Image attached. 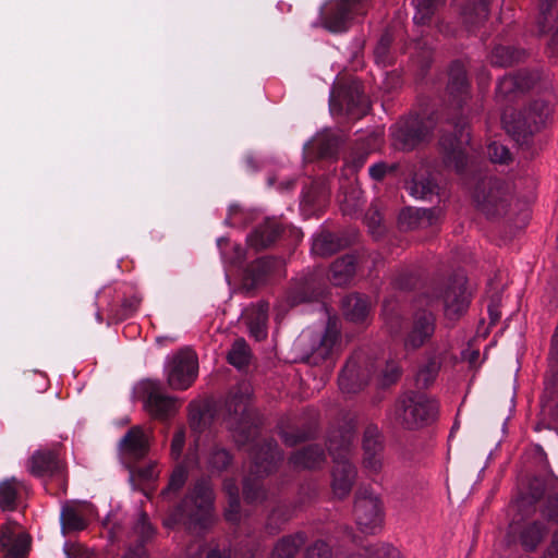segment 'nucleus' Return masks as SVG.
Here are the masks:
<instances>
[{"instance_id":"nucleus-7","label":"nucleus","mask_w":558,"mask_h":558,"mask_svg":"<svg viewBox=\"0 0 558 558\" xmlns=\"http://www.w3.org/2000/svg\"><path fill=\"white\" fill-rule=\"evenodd\" d=\"M473 197L478 209L486 216L500 215L508 207V192L504 184L497 180L482 181Z\"/></svg>"},{"instance_id":"nucleus-49","label":"nucleus","mask_w":558,"mask_h":558,"mask_svg":"<svg viewBox=\"0 0 558 558\" xmlns=\"http://www.w3.org/2000/svg\"><path fill=\"white\" fill-rule=\"evenodd\" d=\"M395 170L396 165L389 166L385 162H377L369 167L368 172L374 180H381L386 175V173L392 172Z\"/></svg>"},{"instance_id":"nucleus-60","label":"nucleus","mask_w":558,"mask_h":558,"mask_svg":"<svg viewBox=\"0 0 558 558\" xmlns=\"http://www.w3.org/2000/svg\"><path fill=\"white\" fill-rule=\"evenodd\" d=\"M281 436H282L283 441L289 446H293L303 439V437L300 435H293V434H289V433H282Z\"/></svg>"},{"instance_id":"nucleus-9","label":"nucleus","mask_w":558,"mask_h":558,"mask_svg":"<svg viewBox=\"0 0 558 558\" xmlns=\"http://www.w3.org/2000/svg\"><path fill=\"white\" fill-rule=\"evenodd\" d=\"M549 114V107L543 100L535 101L532 106L524 109L523 112L513 121H508L507 116H502V122L508 132L518 134H532L541 129Z\"/></svg>"},{"instance_id":"nucleus-46","label":"nucleus","mask_w":558,"mask_h":558,"mask_svg":"<svg viewBox=\"0 0 558 558\" xmlns=\"http://www.w3.org/2000/svg\"><path fill=\"white\" fill-rule=\"evenodd\" d=\"M368 558H402L399 550L390 545L375 547Z\"/></svg>"},{"instance_id":"nucleus-31","label":"nucleus","mask_w":558,"mask_h":558,"mask_svg":"<svg viewBox=\"0 0 558 558\" xmlns=\"http://www.w3.org/2000/svg\"><path fill=\"white\" fill-rule=\"evenodd\" d=\"M521 59V52L511 48L498 46L490 54V62L497 66H508L518 62Z\"/></svg>"},{"instance_id":"nucleus-35","label":"nucleus","mask_w":558,"mask_h":558,"mask_svg":"<svg viewBox=\"0 0 558 558\" xmlns=\"http://www.w3.org/2000/svg\"><path fill=\"white\" fill-rule=\"evenodd\" d=\"M17 485L15 478L5 480L0 483V508L2 510L11 509L14 506Z\"/></svg>"},{"instance_id":"nucleus-13","label":"nucleus","mask_w":558,"mask_h":558,"mask_svg":"<svg viewBox=\"0 0 558 558\" xmlns=\"http://www.w3.org/2000/svg\"><path fill=\"white\" fill-rule=\"evenodd\" d=\"M435 331V318L429 312H421L414 316V320L405 340L407 350H415L422 347Z\"/></svg>"},{"instance_id":"nucleus-2","label":"nucleus","mask_w":558,"mask_h":558,"mask_svg":"<svg viewBox=\"0 0 558 558\" xmlns=\"http://www.w3.org/2000/svg\"><path fill=\"white\" fill-rule=\"evenodd\" d=\"M351 440L350 437H344L340 444L331 439L329 444V451L333 458V471L331 487L333 494L342 498L347 496L354 483L356 471L350 463L348 456L350 453Z\"/></svg>"},{"instance_id":"nucleus-50","label":"nucleus","mask_w":558,"mask_h":558,"mask_svg":"<svg viewBox=\"0 0 558 558\" xmlns=\"http://www.w3.org/2000/svg\"><path fill=\"white\" fill-rule=\"evenodd\" d=\"M14 542V533L12 529L10 526L3 527L0 534V545L3 548H8L9 551H13Z\"/></svg>"},{"instance_id":"nucleus-14","label":"nucleus","mask_w":558,"mask_h":558,"mask_svg":"<svg viewBox=\"0 0 558 558\" xmlns=\"http://www.w3.org/2000/svg\"><path fill=\"white\" fill-rule=\"evenodd\" d=\"M445 315L449 319H456L461 316L469 306V294L465 288V280L458 279L444 293Z\"/></svg>"},{"instance_id":"nucleus-53","label":"nucleus","mask_w":558,"mask_h":558,"mask_svg":"<svg viewBox=\"0 0 558 558\" xmlns=\"http://www.w3.org/2000/svg\"><path fill=\"white\" fill-rule=\"evenodd\" d=\"M400 374L399 367L395 364L387 365L386 372L383 374L380 379L381 385H390L398 378Z\"/></svg>"},{"instance_id":"nucleus-16","label":"nucleus","mask_w":558,"mask_h":558,"mask_svg":"<svg viewBox=\"0 0 558 558\" xmlns=\"http://www.w3.org/2000/svg\"><path fill=\"white\" fill-rule=\"evenodd\" d=\"M149 436L141 426L132 427L120 440V452L124 459H140L148 450Z\"/></svg>"},{"instance_id":"nucleus-32","label":"nucleus","mask_w":558,"mask_h":558,"mask_svg":"<svg viewBox=\"0 0 558 558\" xmlns=\"http://www.w3.org/2000/svg\"><path fill=\"white\" fill-rule=\"evenodd\" d=\"M339 247L340 245L331 233L322 232L314 238L312 252L325 256L335 253Z\"/></svg>"},{"instance_id":"nucleus-29","label":"nucleus","mask_w":558,"mask_h":558,"mask_svg":"<svg viewBox=\"0 0 558 558\" xmlns=\"http://www.w3.org/2000/svg\"><path fill=\"white\" fill-rule=\"evenodd\" d=\"M279 232V228L274 223L271 226L258 228L247 236V242L256 250L264 248L275 241Z\"/></svg>"},{"instance_id":"nucleus-18","label":"nucleus","mask_w":558,"mask_h":558,"mask_svg":"<svg viewBox=\"0 0 558 558\" xmlns=\"http://www.w3.org/2000/svg\"><path fill=\"white\" fill-rule=\"evenodd\" d=\"M282 459L277 445L272 441L264 444L254 453V465L258 475L271 472L276 463Z\"/></svg>"},{"instance_id":"nucleus-61","label":"nucleus","mask_w":558,"mask_h":558,"mask_svg":"<svg viewBox=\"0 0 558 558\" xmlns=\"http://www.w3.org/2000/svg\"><path fill=\"white\" fill-rule=\"evenodd\" d=\"M547 554L550 558H558V534L554 536Z\"/></svg>"},{"instance_id":"nucleus-57","label":"nucleus","mask_w":558,"mask_h":558,"mask_svg":"<svg viewBox=\"0 0 558 558\" xmlns=\"http://www.w3.org/2000/svg\"><path fill=\"white\" fill-rule=\"evenodd\" d=\"M122 558H147L143 543L136 544L134 547H130Z\"/></svg>"},{"instance_id":"nucleus-23","label":"nucleus","mask_w":558,"mask_h":558,"mask_svg":"<svg viewBox=\"0 0 558 558\" xmlns=\"http://www.w3.org/2000/svg\"><path fill=\"white\" fill-rule=\"evenodd\" d=\"M324 459V452L318 446H310L302 451L295 452L291 457V463L295 468L312 469L319 466Z\"/></svg>"},{"instance_id":"nucleus-26","label":"nucleus","mask_w":558,"mask_h":558,"mask_svg":"<svg viewBox=\"0 0 558 558\" xmlns=\"http://www.w3.org/2000/svg\"><path fill=\"white\" fill-rule=\"evenodd\" d=\"M304 541L305 538L301 533L282 537L275 545L272 558H293Z\"/></svg>"},{"instance_id":"nucleus-4","label":"nucleus","mask_w":558,"mask_h":558,"mask_svg":"<svg viewBox=\"0 0 558 558\" xmlns=\"http://www.w3.org/2000/svg\"><path fill=\"white\" fill-rule=\"evenodd\" d=\"M437 403L423 393H413L402 399L396 408V417L409 428L417 427L434 420Z\"/></svg>"},{"instance_id":"nucleus-19","label":"nucleus","mask_w":558,"mask_h":558,"mask_svg":"<svg viewBox=\"0 0 558 558\" xmlns=\"http://www.w3.org/2000/svg\"><path fill=\"white\" fill-rule=\"evenodd\" d=\"M85 504L66 505L61 511V526L63 532L80 531L86 526Z\"/></svg>"},{"instance_id":"nucleus-39","label":"nucleus","mask_w":558,"mask_h":558,"mask_svg":"<svg viewBox=\"0 0 558 558\" xmlns=\"http://www.w3.org/2000/svg\"><path fill=\"white\" fill-rule=\"evenodd\" d=\"M440 216V210L436 209H408L401 213V220L403 221L405 218H415L420 225H423L425 221L428 225H432L436 221Z\"/></svg>"},{"instance_id":"nucleus-36","label":"nucleus","mask_w":558,"mask_h":558,"mask_svg":"<svg viewBox=\"0 0 558 558\" xmlns=\"http://www.w3.org/2000/svg\"><path fill=\"white\" fill-rule=\"evenodd\" d=\"M545 533V529L541 523H533L522 531L521 543L527 549H534L541 542Z\"/></svg>"},{"instance_id":"nucleus-34","label":"nucleus","mask_w":558,"mask_h":558,"mask_svg":"<svg viewBox=\"0 0 558 558\" xmlns=\"http://www.w3.org/2000/svg\"><path fill=\"white\" fill-rule=\"evenodd\" d=\"M441 0H413L415 13L413 21L415 24H425L434 14Z\"/></svg>"},{"instance_id":"nucleus-42","label":"nucleus","mask_w":558,"mask_h":558,"mask_svg":"<svg viewBox=\"0 0 558 558\" xmlns=\"http://www.w3.org/2000/svg\"><path fill=\"white\" fill-rule=\"evenodd\" d=\"M229 463H230V456L223 449L214 450L208 458V464L213 470H218V471L222 470Z\"/></svg>"},{"instance_id":"nucleus-55","label":"nucleus","mask_w":558,"mask_h":558,"mask_svg":"<svg viewBox=\"0 0 558 558\" xmlns=\"http://www.w3.org/2000/svg\"><path fill=\"white\" fill-rule=\"evenodd\" d=\"M390 44H391V38L388 34L381 36V38L375 49V54L378 60L384 61V57L387 53Z\"/></svg>"},{"instance_id":"nucleus-24","label":"nucleus","mask_w":558,"mask_h":558,"mask_svg":"<svg viewBox=\"0 0 558 558\" xmlns=\"http://www.w3.org/2000/svg\"><path fill=\"white\" fill-rule=\"evenodd\" d=\"M331 280L336 286L347 283L355 272V259L353 256L347 255L337 259L331 265Z\"/></svg>"},{"instance_id":"nucleus-59","label":"nucleus","mask_w":558,"mask_h":558,"mask_svg":"<svg viewBox=\"0 0 558 558\" xmlns=\"http://www.w3.org/2000/svg\"><path fill=\"white\" fill-rule=\"evenodd\" d=\"M554 9H558V0H542L541 11L544 15L549 14ZM556 34L558 35V25Z\"/></svg>"},{"instance_id":"nucleus-62","label":"nucleus","mask_w":558,"mask_h":558,"mask_svg":"<svg viewBox=\"0 0 558 558\" xmlns=\"http://www.w3.org/2000/svg\"><path fill=\"white\" fill-rule=\"evenodd\" d=\"M208 558H230V554L226 550L220 551L218 549H214L209 551Z\"/></svg>"},{"instance_id":"nucleus-10","label":"nucleus","mask_w":558,"mask_h":558,"mask_svg":"<svg viewBox=\"0 0 558 558\" xmlns=\"http://www.w3.org/2000/svg\"><path fill=\"white\" fill-rule=\"evenodd\" d=\"M361 0H330L322 9L323 25L332 33L347 31L351 14Z\"/></svg>"},{"instance_id":"nucleus-33","label":"nucleus","mask_w":558,"mask_h":558,"mask_svg":"<svg viewBox=\"0 0 558 558\" xmlns=\"http://www.w3.org/2000/svg\"><path fill=\"white\" fill-rule=\"evenodd\" d=\"M468 81L465 72L459 69H452L448 83V92L453 98H463L468 94Z\"/></svg>"},{"instance_id":"nucleus-47","label":"nucleus","mask_w":558,"mask_h":558,"mask_svg":"<svg viewBox=\"0 0 558 558\" xmlns=\"http://www.w3.org/2000/svg\"><path fill=\"white\" fill-rule=\"evenodd\" d=\"M253 318L257 324H267L268 319V305L266 303H259L252 307L251 313L247 314V319Z\"/></svg>"},{"instance_id":"nucleus-58","label":"nucleus","mask_w":558,"mask_h":558,"mask_svg":"<svg viewBox=\"0 0 558 558\" xmlns=\"http://www.w3.org/2000/svg\"><path fill=\"white\" fill-rule=\"evenodd\" d=\"M258 492H259L258 487H256V492H253V488L251 486V480L250 478H245V481H244V496H245V498L247 500H250V501H255L259 497Z\"/></svg>"},{"instance_id":"nucleus-8","label":"nucleus","mask_w":558,"mask_h":558,"mask_svg":"<svg viewBox=\"0 0 558 558\" xmlns=\"http://www.w3.org/2000/svg\"><path fill=\"white\" fill-rule=\"evenodd\" d=\"M211 505V487L207 481H201L184 499L182 512L189 518L190 523L203 524L209 518Z\"/></svg>"},{"instance_id":"nucleus-44","label":"nucleus","mask_w":558,"mask_h":558,"mask_svg":"<svg viewBox=\"0 0 558 558\" xmlns=\"http://www.w3.org/2000/svg\"><path fill=\"white\" fill-rule=\"evenodd\" d=\"M185 480H186L185 469L183 466H178L173 471V473L170 477V481H169V485L163 493L167 494L170 490H178L179 488H181L183 486V484L185 483Z\"/></svg>"},{"instance_id":"nucleus-48","label":"nucleus","mask_w":558,"mask_h":558,"mask_svg":"<svg viewBox=\"0 0 558 558\" xmlns=\"http://www.w3.org/2000/svg\"><path fill=\"white\" fill-rule=\"evenodd\" d=\"M134 532L138 534L142 541L149 537L153 533V527L148 522L146 514L141 513L137 523L134 526Z\"/></svg>"},{"instance_id":"nucleus-21","label":"nucleus","mask_w":558,"mask_h":558,"mask_svg":"<svg viewBox=\"0 0 558 558\" xmlns=\"http://www.w3.org/2000/svg\"><path fill=\"white\" fill-rule=\"evenodd\" d=\"M534 84V77L527 73H520L515 76L507 75L497 85V98L505 99L517 90H524Z\"/></svg>"},{"instance_id":"nucleus-27","label":"nucleus","mask_w":558,"mask_h":558,"mask_svg":"<svg viewBox=\"0 0 558 558\" xmlns=\"http://www.w3.org/2000/svg\"><path fill=\"white\" fill-rule=\"evenodd\" d=\"M56 466V456L51 451H37L31 459L28 470L35 476H44Z\"/></svg>"},{"instance_id":"nucleus-17","label":"nucleus","mask_w":558,"mask_h":558,"mask_svg":"<svg viewBox=\"0 0 558 558\" xmlns=\"http://www.w3.org/2000/svg\"><path fill=\"white\" fill-rule=\"evenodd\" d=\"M433 129V122L430 120L424 121H412L405 130H398L396 137L402 141L403 147L410 149L414 147L421 141H424L429 135Z\"/></svg>"},{"instance_id":"nucleus-28","label":"nucleus","mask_w":558,"mask_h":558,"mask_svg":"<svg viewBox=\"0 0 558 558\" xmlns=\"http://www.w3.org/2000/svg\"><path fill=\"white\" fill-rule=\"evenodd\" d=\"M408 190L416 199H430L437 193V185L429 177L415 175Z\"/></svg>"},{"instance_id":"nucleus-63","label":"nucleus","mask_w":558,"mask_h":558,"mask_svg":"<svg viewBox=\"0 0 558 558\" xmlns=\"http://www.w3.org/2000/svg\"><path fill=\"white\" fill-rule=\"evenodd\" d=\"M365 159H366V156L363 155L361 157H359L356 160H353L350 165H348L349 167L352 168L353 171L357 170L360 167L363 166V163L365 162Z\"/></svg>"},{"instance_id":"nucleus-12","label":"nucleus","mask_w":558,"mask_h":558,"mask_svg":"<svg viewBox=\"0 0 558 558\" xmlns=\"http://www.w3.org/2000/svg\"><path fill=\"white\" fill-rule=\"evenodd\" d=\"M371 371L360 361V357H351L339 376V387L343 392L355 393L367 383Z\"/></svg>"},{"instance_id":"nucleus-15","label":"nucleus","mask_w":558,"mask_h":558,"mask_svg":"<svg viewBox=\"0 0 558 558\" xmlns=\"http://www.w3.org/2000/svg\"><path fill=\"white\" fill-rule=\"evenodd\" d=\"M363 465L371 473H378L383 468V446L376 427H368L363 438Z\"/></svg>"},{"instance_id":"nucleus-45","label":"nucleus","mask_w":558,"mask_h":558,"mask_svg":"<svg viewBox=\"0 0 558 558\" xmlns=\"http://www.w3.org/2000/svg\"><path fill=\"white\" fill-rule=\"evenodd\" d=\"M307 558H332V554L326 543L316 542L307 549Z\"/></svg>"},{"instance_id":"nucleus-6","label":"nucleus","mask_w":558,"mask_h":558,"mask_svg":"<svg viewBox=\"0 0 558 558\" xmlns=\"http://www.w3.org/2000/svg\"><path fill=\"white\" fill-rule=\"evenodd\" d=\"M353 513L359 529L364 533H375L381 526V502L378 496L369 489L357 492Z\"/></svg>"},{"instance_id":"nucleus-20","label":"nucleus","mask_w":558,"mask_h":558,"mask_svg":"<svg viewBox=\"0 0 558 558\" xmlns=\"http://www.w3.org/2000/svg\"><path fill=\"white\" fill-rule=\"evenodd\" d=\"M250 396V386L247 384H242L240 386V393L233 395L228 401V410L230 412L228 425L230 429H238L235 423H238V421L246 413Z\"/></svg>"},{"instance_id":"nucleus-40","label":"nucleus","mask_w":558,"mask_h":558,"mask_svg":"<svg viewBox=\"0 0 558 558\" xmlns=\"http://www.w3.org/2000/svg\"><path fill=\"white\" fill-rule=\"evenodd\" d=\"M439 371V363L436 360L428 362L416 374V385L418 387L429 386L436 378Z\"/></svg>"},{"instance_id":"nucleus-1","label":"nucleus","mask_w":558,"mask_h":558,"mask_svg":"<svg viewBox=\"0 0 558 558\" xmlns=\"http://www.w3.org/2000/svg\"><path fill=\"white\" fill-rule=\"evenodd\" d=\"M295 348L303 360L319 364L332 359L340 350V329L335 319H328L326 326L304 329L295 341Z\"/></svg>"},{"instance_id":"nucleus-52","label":"nucleus","mask_w":558,"mask_h":558,"mask_svg":"<svg viewBox=\"0 0 558 558\" xmlns=\"http://www.w3.org/2000/svg\"><path fill=\"white\" fill-rule=\"evenodd\" d=\"M159 471L156 464H149L138 470L137 475L143 481H154L158 477Z\"/></svg>"},{"instance_id":"nucleus-3","label":"nucleus","mask_w":558,"mask_h":558,"mask_svg":"<svg viewBox=\"0 0 558 558\" xmlns=\"http://www.w3.org/2000/svg\"><path fill=\"white\" fill-rule=\"evenodd\" d=\"M144 410L154 418L166 420L175 414L178 400L163 392L159 381L146 379L137 386Z\"/></svg>"},{"instance_id":"nucleus-30","label":"nucleus","mask_w":558,"mask_h":558,"mask_svg":"<svg viewBox=\"0 0 558 558\" xmlns=\"http://www.w3.org/2000/svg\"><path fill=\"white\" fill-rule=\"evenodd\" d=\"M228 361L236 368H242L247 365L250 361V349L244 339L240 338L233 342L228 353Z\"/></svg>"},{"instance_id":"nucleus-54","label":"nucleus","mask_w":558,"mask_h":558,"mask_svg":"<svg viewBox=\"0 0 558 558\" xmlns=\"http://www.w3.org/2000/svg\"><path fill=\"white\" fill-rule=\"evenodd\" d=\"M266 326H267V324H257L253 320V318H250V322H248L250 332L256 340H262L266 337V335H267Z\"/></svg>"},{"instance_id":"nucleus-41","label":"nucleus","mask_w":558,"mask_h":558,"mask_svg":"<svg viewBox=\"0 0 558 558\" xmlns=\"http://www.w3.org/2000/svg\"><path fill=\"white\" fill-rule=\"evenodd\" d=\"M487 154L493 162L506 163L511 159L509 149L497 142H493L488 145Z\"/></svg>"},{"instance_id":"nucleus-38","label":"nucleus","mask_w":558,"mask_h":558,"mask_svg":"<svg viewBox=\"0 0 558 558\" xmlns=\"http://www.w3.org/2000/svg\"><path fill=\"white\" fill-rule=\"evenodd\" d=\"M225 490L229 497V508L226 511V517L229 521H236L240 507L238 487L232 481H228L225 483Z\"/></svg>"},{"instance_id":"nucleus-64","label":"nucleus","mask_w":558,"mask_h":558,"mask_svg":"<svg viewBox=\"0 0 558 558\" xmlns=\"http://www.w3.org/2000/svg\"><path fill=\"white\" fill-rule=\"evenodd\" d=\"M488 311H489V314H490L492 322L493 323L497 322L499 319L498 312L495 308H493V307H489Z\"/></svg>"},{"instance_id":"nucleus-5","label":"nucleus","mask_w":558,"mask_h":558,"mask_svg":"<svg viewBox=\"0 0 558 558\" xmlns=\"http://www.w3.org/2000/svg\"><path fill=\"white\" fill-rule=\"evenodd\" d=\"M198 363L195 353L191 349H182L168 356L165 371L170 388L184 390L189 388L197 377Z\"/></svg>"},{"instance_id":"nucleus-22","label":"nucleus","mask_w":558,"mask_h":558,"mask_svg":"<svg viewBox=\"0 0 558 558\" xmlns=\"http://www.w3.org/2000/svg\"><path fill=\"white\" fill-rule=\"evenodd\" d=\"M345 317L354 323L364 322L369 313L368 301L361 295H349L342 301Z\"/></svg>"},{"instance_id":"nucleus-56","label":"nucleus","mask_w":558,"mask_h":558,"mask_svg":"<svg viewBox=\"0 0 558 558\" xmlns=\"http://www.w3.org/2000/svg\"><path fill=\"white\" fill-rule=\"evenodd\" d=\"M544 515L549 520L558 523V497L548 500V504L544 510Z\"/></svg>"},{"instance_id":"nucleus-25","label":"nucleus","mask_w":558,"mask_h":558,"mask_svg":"<svg viewBox=\"0 0 558 558\" xmlns=\"http://www.w3.org/2000/svg\"><path fill=\"white\" fill-rule=\"evenodd\" d=\"M344 136L339 131L327 130L319 133L314 138V143L318 148L320 156H332L339 145L343 142Z\"/></svg>"},{"instance_id":"nucleus-11","label":"nucleus","mask_w":558,"mask_h":558,"mask_svg":"<svg viewBox=\"0 0 558 558\" xmlns=\"http://www.w3.org/2000/svg\"><path fill=\"white\" fill-rule=\"evenodd\" d=\"M459 135L446 137L440 141V146L444 153V162L447 167L452 168L457 172H461L466 165V155L464 147L470 142V134L464 130V126L459 128Z\"/></svg>"},{"instance_id":"nucleus-43","label":"nucleus","mask_w":558,"mask_h":558,"mask_svg":"<svg viewBox=\"0 0 558 558\" xmlns=\"http://www.w3.org/2000/svg\"><path fill=\"white\" fill-rule=\"evenodd\" d=\"M342 204V210L344 214H352L361 205V192L357 189H353L351 196L344 195L342 199H340Z\"/></svg>"},{"instance_id":"nucleus-37","label":"nucleus","mask_w":558,"mask_h":558,"mask_svg":"<svg viewBox=\"0 0 558 558\" xmlns=\"http://www.w3.org/2000/svg\"><path fill=\"white\" fill-rule=\"evenodd\" d=\"M488 16L487 0H480L472 8H466L463 12L464 22L468 24H480Z\"/></svg>"},{"instance_id":"nucleus-51","label":"nucleus","mask_w":558,"mask_h":558,"mask_svg":"<svg viewBox=\"0 0 558 558\" xmlns=\"http://www.w3.org/2000/svg\"><path fill=\"white\" fill-rule=\"evenodd\" d=\"M185 436L182 430H178L171 442V454L177 459L180 457L183 446H184Z\"/></svg>"}]
</instances>
